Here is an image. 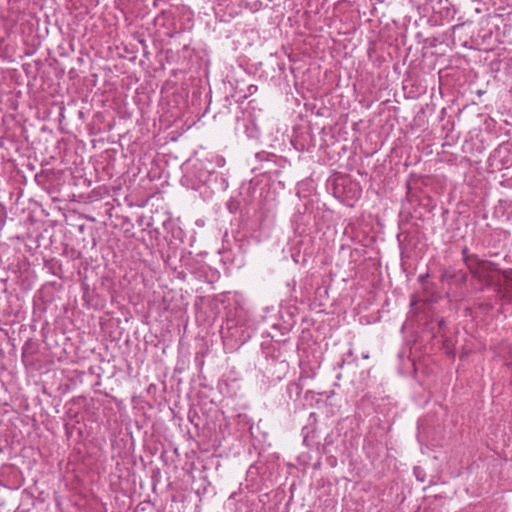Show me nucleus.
I'll use <instances>...</instances> for the list:
<instances>
[{
	"mask_svg": "<svg viewBox=\"0 0 512 512\" xmlns=\"http://www.w3.org/2000/svg\"><path fill=\"white\" fill-rule=\"evenodd\" d=\"M464 261L470 273L486 286L497 285L501 282L502 271L487 260L480 259L477 255H465Z\"/></svg>",
	"mask_w": 512,
	"mask_h": 512,
	"instance_id": "f257e3e1",
	"label": "nucleus"
},
{
	"mask_svg": "<svg viewBox=\"0 0 512 512\" xmlns=\"http://www.w3.org/2000/svg\"><path fill=\"white\" fill-rule=\"evenodd\" d=\"M499 292L502 293L503 297L512 301V276L511 273L503 271L501 274V282L497 283Z\"/></svg>",
	"mask_w": 512,
	"mask_h": 512,
	"instance_id": "f03ea898",
	"label": "nucleus"
}]
</instances>
